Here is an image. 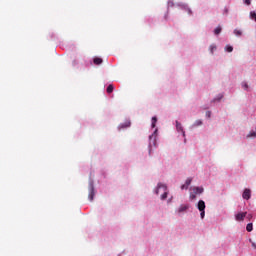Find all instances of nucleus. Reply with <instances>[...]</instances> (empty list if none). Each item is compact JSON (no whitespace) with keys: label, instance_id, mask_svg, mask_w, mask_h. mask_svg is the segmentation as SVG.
<instances>
[{"label":"nucleus","instance_id":"obj_1","mask_svg":"<svg viewBox=\"0 0 256 256\" xmlns=\"http://www.w3.org/2000/svg\"><path fill=\"white\" fill-rule=\"evenodd\" d=\"M159 191H162L163 194L161 195L162 201H165L167 198L168 192H167V186L165 184L159 183L156 189V195H159Z\"/></svg>","mask_w":256,"mask_h":256},{"label":"nucleus","instance_id":"obj_2","mask_svg":"<svg viewBox=\"0 0 256 256\" xmlns=\"http://www.w3.org/2000/svg\"><path fill=\"white\" fill-rule=\"evenodd\" d=\"M247 217V212H239L235 215L236 221H245V218Z\"/></svg>","mask_w":256,"mask_h":256},{"label":"nucleus","instance_id":"obj_3","mask_svg":"<svg viewBox=\"0 0 256 256\" xmlns=\"http://www.w3.org/2000/svg\"><path fill=\"white\" fill-rule=\"evenodd\" d=\"M95 197V188L93 187V184H90L89 186V195H88V199L90 201H93V198Z\"/></svg>","mask_w":256,"mask_h":256},{"label":"nucleus","instance_id":"obj_4","mask_svg":"<svg viewBox=\"0 0 256 256\" xmlns=\"http://www.w3.org/2000/svg\"><path fill=\"white\" fill-rule=\"evenodd\" d=\"M243 199H246V201H249L251 199V189L246 188L242 194Z\"/></svg>","mask_w":256,"mask_h":256},{"label":"nucleus","instance_id":"obj_5","mask_svg":"<svg viewBox=\"0 0 256 256\" xmlns=\"http://www.w3.org/2000/svg\"><path fill=\"white\" fill-rule=\"evenodd\" d=\"M176 129L177 131H180V133L183 134V137H185V130H183V126L181 125V122L176 121Z\"/></svg>","mask_w":256,"mask_h":256},{"label":"nucleus","instance_id":"obj_6","mask_svg":"<svg viewBox=\"0 0 256 256\" xmlns=\"http://www.w3.org/2000/svg\"><path fill=\"white\" fill-rule=\"evenodd\" d=\"M192 191L195 195H201V193H203V187H194Z\"/></svg>","mask_w":256,"mask_h":256},{"label":"nucleus","instance_id":"obj_7","mask_svg":"<svg viewBox=\"0 0 256 256\" xmlns=\"http://www.w3.org/2000/svg\"><path fill=\"white\" fill-rule=\"evenodd\" d=\"M197 207L199 211H205V201L199 200Z\"/></svg>","mask_w":256,"mask_h":256},{"label":"nucleus","instance_id":"obj_8","mask_svg":"<svg viewBox=\"0 0 256 256\" xmlns=\"http://www.w3.org/2000/svg\"><path fill=\"white\" fill-rule=\"evenodd\" d=\"M187 209H189V205H181L178 208V213H183V212L187 211Z\"/></svg>","mask_w":256,"mask_h":256},{"label":"nucleus","instance_id":"obj_9","mask_svg":"<svg viewBox=\"0 0 256 256\" xmlns=\"http://www.w3.org/2000/svg\"><path fill=\"white\" fill-rule=\"evenodd\" d=\"M93 63L94 65H101V63H103V59L96 57L93 59Z\"/></svg>","mask_w":256,"mask_h":256},{"label":"nucleus","instance_id":"obj_10","mask_svg":"<svg viewBox=\"0 0 256 256\" xmlns=\"http://www.w3.org/2000/svg\"><path fill=\"white\" fill-rule=\"evenodd\" d=\"M201 125H203V121L201 120H196L194 122V124L192 125V127H201Z\"/></svg>","mask_w":256,"mask_h":256},{"label":"nucleus","instance_id":"obj_11","mask_svg":"<svg viewBox=\"0 0 256 256\" xmlns=\"http://www.w3.org/2000/svg\"><path fill=\"white\" fill-rule=\"evenodd\" d=\"M246 231H248V233H251V231H253V223H248L247 224Z\"/></svg>","mask_w":256,"mask_h":256},{"label":"nucleus","instance_id":"obj_12","mask_svg":"<svg viewBox=\"0 0 256 256\" xmlns=\"http://www.w3.org/2000/svg\"><path fill=\"white\" fill-rule=\"evenodd\" d=\"M157 125V118L156 116L152 117V129H155V126Z\"/></svg>","mask_w":256,"mask_h":256},{"label":"nucleus","instance_id":"obj_13","mask_svg":"<svg viewBox=\"0 0 256 256\" xmlns=\"http://www.w3.org/2000/svg\"><path fill=\"white\" fill-rule=\"evenodd\" d=\"M242 88L244 89V91H248L249 90V84H247V82H242Z\"/></svg>","mask_w":256,"mask_h":256},{"label":"nucleus","instance_id":"obj_14","mask_svg":"<svg viewBox=\"0 0 256 256\" xmlns=\"http://www.w3.org/2000/svg\"><path fill=\"white\" fill-rule=\"evenodd\" d=\"M250 19L256 22V13L255 11L250 12Z\"/></svg>","mask_w":256,"mask_h":256},{"label":"nucleus","instance_id":"obj_15","mask_svg":"<svg viewBox=\"0 0 256 256\" xmlns=\"http://www.w3.org/2000/svg\"><path fill=\"white\" fill-rule=\"evenodd\" d=\"M113 89H114L113 84H110V85H108L106 91H107V93H111L113 91Z\"/></svg>","mask_w":256,"mask_h":256},{"label":"nucleus","instance_id":"obj_16","mask_svg":"<svg viewBox=\"0 0 256 256\" xmlns=\"http://www.w3.org/2000/svg\"><path fill=\"white\" fill-rule=\"evenodd\" d=\"M215 35H219V33H221V26H218L215 30H214Z\"/></svg>","mask_w":256,"mask_h":256},{"label":"nucleus","instance_id":"obj_17","mask_svg":"<svg viewBox=\"0 0 256 256\" xmlns=\"http://www.w3.org/2000/svg\"><path fill=\"white\" fill-rule=\"evenodd\" d=\"M193 181V179L191 178H187L185 185L189 187V185H191V182Z\"/></svg>","mask_w":256,"mask_h":256},{"label":"nucleus","instance_id":"obj_18","mask_svg":"<svg viewBox=\"0 0 256 256\" xmlns=\"http://www.w3.org/2000/svg\"><path fill=\"white\" fill-rule=\"evenodd\" d=\"M226 51L228 52V53H232L233 52V48H232V46H226Z\"/></svg>","mask_w":256,"mask_h":256},{"label":"nucleus","instance_id":"obj_19","mask_svg":"<svg viewBox=\"0 0 256 256\" xmlns=\"http://www.w3.org/2000/svg\"><path fill=\"white\" fill-rule=\"evenodd\" d=\"M234 34L237 35V37L242 35V32L240 30H234Z\"/></svg>","mask_w":256,"mask_h":256},{"label":"nucleus","instance_id":"obj_20","mask_svg":"<svg viewBox=\"0 0 256 256\" xmlns=\"http://www.w3.org/2000/svg\"><path fill=\"white\" fill-rule=\"evenodd\" d=\"M217 49V46L211 45L210 46V52L213 53Z\"/></svg>","mask_w":256,"mask_h":256},{"label":"nucleus","instance_id":"obj_21","mask_svg":"<svg viewBox=\"0 0 256 256\" xmlns=\"http://www.w3.org/2000/svg\"><path fill=\"white\" fill-rule=\"evenodd\" d=\"M200 212L201 219H205V210H200Z\"/></svg>","mask_w":256,"mask_h":256},{"label":"nucleus","instance_id":"obj_22","mask_svg":"<svg viewBox=\"0 0 256 256\" xmlns=\"http://www.w3.org/2000/svg\"><path fill=\"white\" fill-rule=\"evenodd\" d=\"M185 10L187 11L188 15H193V11H191V8H185Z\"/></svg>","mask_w":256,"mask_h":256},{"label":"nucleus","instance_id":"obj_23","mask_svg":"<svg viewBox=\"0 0 256 256\" xmlns=\"http://www.w3.org/2000/svg\"><path fill=\"white\" fill-rule=\"evenodd\" d=\"M130 125H131V122H127V123H125V124H122L121 127H122V128H123V127H130Z\"/></svg>","mask_w":256,"mask_h":256},{"label":"nucleus","instance_id":"obj_24","mask_svg":"<svg viewBox=\"0 0 256 256\" xmlns=\"http://www.w3.org/2000/svg\"><path fill=\"white\" fill-rule=\"evenodd\" d=\"M247 137H256V133L255 132H250Z\"/></svg>","mask_w":256,"mask_h":256},{"label":"nucleus","instance_id":"obj_25","mask_svg":"<svg viewBox=\"0 0 256 256\" xmlns=\"http://www.w3.org/2000/svg\"><path fill=\"white\" fill-rule=\"evenodd\" d=\"M221 99H223V95H220L218 98H215V99L213 100V102H215V101H221Z\"/></svg>","mask_w":256,"mask_h":256},{"label":"nucleus","instance_id":"obj_26","mask_svg":"<svg viewBox=\"0 0 256 256\" xmlns=\"http://www.w3.org/2000/svg\"><path fill=\"white\" fill-rule=\"evenodd\" d=\"M246 217H247V219L249 220V221H251V219H253V214H246Z\"/></svg>","mask_w":256,"mask_h":256},{"label":"nucleus","instance_id":"obj_27","mask_svg":"<svg viewBox=\"0 0 256 256\" xmlns=\"http://www.w3.org/2000/svg\"><path fill=\"white\" fill-rule=\"evenodd\" d=\"M206 117H208V119L211 118V111H207V112H206Z\"/></svg>","mask_w":256,"mask_h":256},{"label":"nucleus","instance_id":"obj_28","mask_svg":"<svg viewBox=\"0 0 256 256\" xmlns=\"http://www.w3.org/2000/svg\"><path fill=\"white\" fill-rule=\"evenodd\" d=\"M181 189H182V190H183V189H189V186L186 185V184H183V185L181 186Z\"/></svg>","mask_w":256,"mask_h":256},{"label":"nucleus","instance_id":"obj_29","mask_svg":"<svg viewBox=\"0 0 256 256\" xmlns=\"http://www.w3.org/2000/svg\"><path fill=\"white\" fill-rule=\"evenodd\" d=\"M244 3H245L246 5H251V0H245Z\"/></svg>","mask_w":256,"mask_h":256},{"label":"nucleus","instance_id":"obj_30","mask_svg":"<svg viewBox=\"0 0 256 256\" xmlns=\"http://www.w3.org/2000/svg\"><path fill=\"white\" fill-rule=\"evenodd\" d=\"M196 198L195 194L190 195V199L193 201Z\"/></svg>","mask_w":256,"mask_h":256},{"label":"nucleus","instance_id":"obj_31","mask_svg":"<svg viewBox=\"0 0 256 256\" xmlns=\"http://www.w3.org/2000/svg\"><path fill=\"white\" fill-rule=\"evenodd\" d=\"M252 247L256 249V244L252 242Z\"/></svg>","mask_w":256,"mask_h":256},{"label":"nucleus","instance_id":"obj_32","mask_svg":"<svg viewBox=\"0 0 256 256\" xmlns=\"http://www.w3.org/2000/svg\"><path fill=\"white\" fill-rule=\"evenodd\" d=\"M155 136H153V135H151L150 137H149V139H153Z\"/></svg>","mask_w":256,"mask_h":256}]
</instances>
